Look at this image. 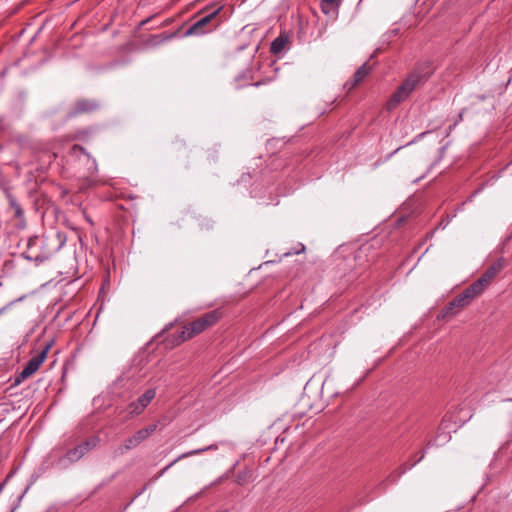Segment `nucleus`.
Segmentation results:
<instances>
[{"mask_svg": "<svg viewBox=\"0 0 512 512\" xmlns=\"http://www.w3.org/2000/svg\"><path fill=\"white\" fill-rule=\"evenodd\" d=\"M66 240V235L59 231L42 237H31L22 256L39 265L55 255L64 246Z\"/></svg>", "mask_w": 512, "mask_h": 512, "instance_id": "1", "label": "nucleus"}, {"mask_svg": "<svg viewBox=\"0 0 512 512\" xmlns=\"http://www.w3.org/2000/svg\"><path fill=\"white\" fill-rule=\"evenodd\" d=\"M222 9L223 6L217 8L206 6L201 9L196 16L199 18L186 29L183 36H202L216 30L222 23V19L219 16Z\"/></svg>", "mask_w": 512, "mask_h": 512, "instance_id": "2", "label": "nucleus"}, {"mask_svg": "<svg viewBox=\"0 0 512 512\" xmlns=\"http://www.w3.org/2000/svg\"><path fill=\"white\" fill-rule=\"evenodd\" d=\"M370 251V245H363L353 254L352 257L340 260V262L337 264V267L341 271H344L349 267L355 266L354 269L351 270L349 273H344L342 275L344 281L340 282V285H351L353 281L362 274L364 269L368 266L366 262H368V255Z\"/></svg>", "mask_w": 512, "mask_h": 512, "instance_id": "3", "label": "nucleus"}, {"mask_svg": "<svg viewBox=\"0 0 512 512\" xmlns=\"http://www.w3.org/2000/svg\"><path fill=\"white\" fill-rule=\"evenodd\" d=\"M282 278L304 280L307 284H314L320 277V267L314 263H294L289 269L279 271Z\"/></svg>", "mask_w": 512, "mask_h": 512, "instance_id": "4", "label": "nucleus"}, {"mask_svg": "<svg viewBox=\"0 0 512 512\" xmlns=\"http://www.w3.org/2000/svg\"><path fill=\"white\" fill-rule=\"evenodd\" d=\"M482 290H463L461 294L455 297L451 302L442 309L437 316L438 319H448L458 314L462 309L467 307L473 299L481 294Z\"/></svg>", "mask_w": 512, "mask_h": 512, "instance_id": "5", "label": "nucleus"}, {"mask_svg": "<svg viewBox=\"0 0 512 512\" xmlns=\"http://www.w3.org/2000/svg\"><path fill=\"white\" fill-rule=\"evenodd\" d=\"M507 267V260L500 257L492 262L481 274V276L468 288H480L492 284L493 280Z\"/></svg>", "mask_w": 512, "mask_h": 512, "instance_id": "6", "label": "nucleus"}, {"mask_svg": "<svg viewBox=\"0 0 512 512\" xmlns=\"http://www.w3.org/2000/svg\"><path fill=\"white\" fill-rule=\"evenodd\" d=\"M223 317V312L221 309H214L209 311L196 320L188 323L189 329H191L192 334L197 336L204 332L206 329L214 326L221 318Z\"/></svg>", "mask_w": 512, "mask_h": 512, "instance_id": "7", "label": "nucleus"}, {"mask_svg": "<svg viewBox=\"0 0 512 512\" xmlns=\"http://www.w3.org/2000/svg\"><path fill=\"white\" fill-rule=\"evenodd\" d=\"M51 347V344H46L36 355H34L20 372V374L16 378V383H20L22 380L27 379L31 375H33L44 362L47 357L48 351Z\"/></svg>", "mask_w": 512, "mask_h": 512, "instance_id": "8", "label": "nucleus"}, {"mask_svg": "<svg viewBox=\"0 0 512 512\" xmlns=\"http://www.w3.org/2000/svg\"><path fill=\"white\" fill-rule=\"evenodd\" d=\"M99 441L100 439L97 436L90 437L76 447L69 449L65 456L60 460H67L69 463L77 462L93 450L98 445Z\"/></svg>", "mask_w": 512, "mask_h": 512, "instance_id": "9", "label": "nucleus"}, {"mask_svg": "<svg viewBox=\"0 0 512 512\" xmlns=\"http://www.w3.org/2000/svg\"><path fill=\"white\" fill-rule=\"evenodd\" d=\"M100 108V103L95 99L81 98L77 99L69 112L70 117L80 114L92 113Z\"/></svg>", "mask_w": 512, "mask_h": 512, "instance_id": "10", "label": "nucleus"}, {"mask_svg": "<svg viewBox=\"0 0 512 512\" xmlns=\"http://www.w3.org/2000/svg\"><path fill=\"white\" fill-rule=\"evenodd\" d=\"M371 69L372 67L368 64V62H365L355 71L352 78L345 83L344 87L348 91L353 90L355 87H357L360 83L364 81V79L371 72Z\"/></svg>", "mask_w": 512, "mask_h": 512, "instance_id": "11", "label": "nucleus"}, {"mask_svg": "<svg viewBox=\"0 0 512 512\" xmlns=\"http://www.w3.org/2000/svg\"><path fill=\"white\" fill-rule=\"evenodd\" d=\"M6 198L9 203V208L14 213V217L19 221L18 226L20 228H24L26 226L24 210L22 209L21 205L18 203L16 198L10 192H6Z\"/></svg>", "mask_w": 512, "mask_h": 512, "instance_id": "12", "label": "nucleus"}, {"mask_svg": "<svg viewBox=\"0 0 512 512\" xmlns=\"http://www.w3.org/2000/svg\"><path fill=\"white\" fill-rule=\"evenodd\" d=\"M69 156L80 159L81 156H84L88 162H91V166L89 170L93 173L97 170L96 160L91 157V155L86 151V149L78 144H74L68 152Z\"/></svg>", "mask_w": 512, "mask_h": 512, "instance_id": "13", "label": "nucleus"}, {"mask_svg": "<svg viewBox=\"0 0 512 512\" xmlns=\"http://www.w3.org/2000/svg\"><path fill=\"white\" fill-rule=\"evenodd\" d=\"M195 337L192 334L191 329H189V324L182 327L181 331L177 334L171 336V339H167V345H171L172 347L179 346L183 342Z\"/></svg>", "mask_w": 512, "mask_h": 512, "instance_id": "14", "label": "nucleus"}, {"mask_svg": "<svg viewBox=\"0 0 512 512\" xmlns=\"http://www.w3.org/2000/svg\"><path fill=\"white\" fill-rule=\"evenodd\" d=\"M410 94H408L406 91L402 90V88L399 86L397 90L391 95L390 99L388 100L386 104L387 110H393L395 109L400 103L405 101Z\"/></svg>", "mask_w": 512, "mask_h": 512, "instance_id": "15", "label": "nucleus"}, {"mask_svg": "<svg viewBox=\"0 0 512 512\" xmlns=\"http://www.w3.org/2000/svg\"><path fill=\"white\" fill-rule=\"evenodd\" d=\"M422 76L418 73H411L400 85L402 90L411 94L421 82Z\"/></svg>", "mask_w": 512, "mask_h": 512, "instance_id": "16", "label": "nucleus"}, {"mask_svg": "<svg viewBox=\"0 0 512 512\" xmlns=\"http://www.w3.org/2000/svg\"><path fill=\"white\" fill-rule=\"evenodd\" d=\"M138 443L136 442L135 438L133 436L128 437L123 441L122 444H120L118 447L115 448L113 452L114 457H119L124 454H126L128 451L138 447Z\"/></svg>", "mask_w": 512, "mask_h": 512, "instance_id": "17", "label": "nucleus"}, {"mask_svg": "<svg viewBox=\"0 0 512 512\" xmlns=\"http://www.w3.org/2000/svg\"><path fill=\"white\" fill-rule=\"evenodd\" d=\"M157 429L156 424L148 425L145 428H142L135 432L132 436L135 438L138 445H140L142 442H144L146 439H148Z\"/></svg>", "mask_w": 512, "mask_h": 512, "instance_id": "18", "label": "nucleus"}, {"mask_svg": "<svg viewBox=\"0 0 512 512\" xmlns=\"http://www.w3.org/2000/svg\"><path fill=\"white\" fill-rule=\"evenodd\" d=\"M212 446H209V447H206V448H202V449H196V450H192V451H189V452H186V453H183L181 454L180 456H178L175 460H173L170 464H168L167 466H165L159 473V475H163L167 470H169L174 464H176L179 460L181 459H184V458H187V457H190L192 455H197V454H201L202 452L204 451H207L209 449H211Z\"/></svg>", "mask_w": 512, "mask_h": 512, "instance_id": "19", "label": "nucleus"}, {"mask_svg": "<svg viewBox=\"0 0 512 512\" xmlns=\"http://www.w3.org/2000/svg\"><path fill=\"white\" fill-rule=\"evenodd\" d=\"M287 44V39L282 37V36H279L277 38H275L272 43H271V46H270V51L272 54L276 55V54H279L280 52L283 51V49L285 48Z\"/></svg>", "mask_w": 512, "mask_h": 512, "instance_id": "20", "label": "nucleus"}, {"mask_svg": "<svg viewBox=\"0 0 512 512\" xmlns=\"http://www.w3.org/2000/svg\"><path fill=\"white\" fill-rule=\"evenodd\" d=\"M341 5V0H321L320 6L323 13L328 14L333 9H338Z\"/></svg>", "mask_w": 512, "mask_h": 512, "instance_id": "21", "label": "nucleus"}, {"mask_svg": "<svg viewBox=\"0 0 512 512\" xmlns=\"http://www.w3.org/2000/svg\"><path fill=\"white\" fill-rule=\"evenodd\" d=\"M156 395L155 389L146 390L140 397H138L137 401L141 406L146 408L150 402L154 399Z\"/></svg>", "mask_w": 512, "mask_h": 512, "instance_id": "22", "label": "nucleus"}, {"mask_svg": "<svg viewBox=\"0 0 512 512\" xmlns=\"http://www.w3.org/2000/svg\"><path fill=\"white\" fill-rule=\"evenodd\" d=\"M144 407L139 404V402L136 400L134 402H131L127 406V411L130 417L137 416L141 414L144 411Z\"/></svg>", "mask_w": 512, "mask_h": 512, "instance_id": "23", "label": "nucleus"}, {"mask_svg": "<svg viewBox=\"0 0 512 512\" xmlns=\"http://www.w3.org/2000/svg\"><path fill=\"white\" fill-rule=\"evenodd\" d=\"M251 477H252V471L246 469L244 471H240V472L237 473V475H236V482L239 485H244L245 483L250 481Z\"/></svg>", "mask_w": 512, "mask_h": 512, "instance_id": "24", "label": "nucleus"}, {"mask_svg": "<svg viewBox=\"0 0 512 512\" xmlns=\"http://www.w3.org/2000/svg\"><path fill=\"white\" fill-rule=\"evenodd\" d=\"M305 249H306V248H305V245H304V244H302V243H299V244L297 245V247H296V248H293V249H292V250H290L289 252H285V253L282 255V257H288V256H291V255H293V254H301V253H303V252L305 251Z\"/></svg>", "mask_w": 512, "mask_h": 512, "instance_id": "25", "label": "nucleus"}, {"mask_svg": "<svg viewBox=\"0 0 512 512\" xmlns=\"http://www.w3.org/2000/svg\"><path fill=\"white\" fill-rule=\"evenodd\" d=\"M424 457V452L421 453L420 457L415 460L411 465L408 464V463H404L401 467H400V471L398 473V475H401L402 473H404L405 471H407L408 469H410L411 467H413L416 463H418L419 461H421Z\"/></svg>", "mask_w": 512, "mask_h": 512, "instance_id": "26", "label": "nucleus"}, {"mask_svg": "<svg viewBox=\"0 0 512 512\" xmlns=\"http://www.w3.org/2000/svg\"><path fill=\"white\" fill-rule=\"evenodd\" d=\"M89 136L88 130H80L76 133L75 139H85Z\"/></svg>", "mask_w": 512, "mask_h": 512, "instance_id": "27", "label": "nucleus"}, {"mask_svg": "<svg viewBox=\"0 0 512 512\" xmlns=\"http://www.w3.org/2000/svg\"><path fill=\"white\" fill-rule=\"evenodd\" d=\"M24 297H19L18 299L14 300V301H11L9 302L7 305L3 306L1 309H0V313H2L4 310H6L9 306H11L12 304L18 302V301H21Z\"/></svg>", "mask_w": 512, "mask_h": 512, "instance_id": "28", "label": "nucleus"}, {"mask_svg": "<svg viewBox=\"0 0 512 512\" xmlns=\"http://www.w3.org/2000/svg\"><path fill=\"white\" fill-rule=\"evenodd\" d=\"M208 158L212 159V160H216L217 159V152H216V150H209L208 151Z\"/></svg>", "mask_w": 512, "mask_h": 512, "instance_id": "29", "label": "nucleus"}, {"mask_svg": "<svg viewBox=\"0 0 512 512\" xmlns=\"http://www.w3.org/2000/svg\"><path fill=\"white\" fill-rule=\"evenodd\" d=\"M153 17H154V16H150V17H148V18H146V19L142 20V21L139 23V28H141V27L145 26L146 24H148V23L152 20V18H153Z\"/></svg>", "mask_w": 512, "mask_h": 512, "instance_id": "30", "label": "nucleus"}, {"mask_svg": "<svg viewBox=\"0 0 512 512\" xmlns=\"http://www.w3.org/2000/svg\"><path fill=\"white\" fill-rule=\"evenodd\" d=\"M271 264H274V261H265L264 263H262V264L258 267V269H262V268H264V267H268V266H269V265H271Z\"/></svg>", "mask_w": 512, "mask_h": 512, "instance_id": "31", "label": "nucleus"}, {"mask_svg": "<svg viewBox=\"0 0 512 512\" xmlns=\"http://www.w3.org/2000/svg\"><path fill=\"white\" fill-rule=\"evenodd\" d=\"M91 184H92V181H90V180L86 179V180H84V181H83V183H82V185H81V188H83V187H88V186H90Z\"/></svg>", "mask_w": 512, "mask_h": 512, "instance_id": "32", "label": "nucleus"}, {"mask_svg": "<svg viewBox=\"0 0 512 512\" xmlns=\"http://www.w3.org/2000/svg\"><path fill=\"white\" fill-rule=\"evenodd\" d=\"M172 327H173V323H169L168 325L165 326V328L163 329V332L169 331Z\"/></svg>", "mask_w": 512, "mask_h": 512, "instance_id": "33", "label": "nucleus"}, {"mask_svg": "<svg viewBox=\"0 0 512 512\" xmlns=\"http://www.w3.org/2000/svg\"><path fill=\"white\" fill-rule=\"evenodd\" d=\"M174 36H175V34H171V35L164 36V37H162V38H161V41H163V40H167V39H171V38H173Z\"/></svg>", "mask_w": 512, "mask_h": 512, "instance_id": "34", "label": "nucleus"}, {"mask_svg": "<svg viewBox=\"0 0 512 512\" xmlns=\"http://www.w3.org/2000/svg\"><path fill=\"white\" fill-rule=\"evenodd\" d=\"M464 111H465V109H463V110L459 113V120H460V121L463 119Z\"/></svg>", "mask_w": 512, "mask_h": 512, "instance_id": "35", "label": "nucleus"}, {"mask_svg": "<svg viewBox=\"0 0 512 512\" xmlns=\"http://www.w3.org/2000/svg\"><path fill=\"white\" fill-rule=\"evenodd\" d=\"M160 37H161V35H158V36H157V35H154V36H153V38H154V39H157V38H160Z\"/></svg>", "mask_w": 512, "mask_h": 512, "instance_id": "36", "label": "nucleus"}, {"mask_svg": "<svg viewBox=\"0 0 512 512\" xmlns=\"http://www.w3.org/2000/svg\"><path fill=\"white\" fill-rule=\"evenodd\" d=\"M2 421H3V420H2V419H0V423H1Z\"/></svg>", "mask_w": 512, "mask_h": 512, "instance_id": "37", "label": "nucleus"}, {"mask_svg": "<svg viewBox=\"0 0 512 512\" xmlns=\"http://www.w3.org/2000/svg\"><path fill=\"white\" fill-rule=\"evenodd\" d=\"M511 401H512V399H511Z\"/></svg>", "mask_w": 512, "mask_h": 512, "instance_id": "38", "label": "nucleus"}]
</instances>
